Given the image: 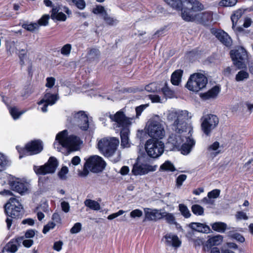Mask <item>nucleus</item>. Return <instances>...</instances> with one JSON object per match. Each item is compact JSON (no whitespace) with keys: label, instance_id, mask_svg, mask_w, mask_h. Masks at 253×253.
<instances>
[{"label":"nucleus","instance_id":"obj_8","mask_svg":"<svg viewBox=\"0 0 253 253\" xmlns=\"http://www.w3.org/2000/svg\"><path fill=\"white\" fill-rule=\"evenodd\" d=\"M208 83L206 77L201 73L191 75L186 84V87L194 92H198L206 87Z\"/></svg>","mask_w":253,"mask_h":253},{"label":"nucleus","instance_id":"obj_60","mask_svg":"<svg viewBox=\"0 0 253 253\" xmlns=\"http://www.w3.org/2000/svg\"><path fill=\"white\" fill-rule=\"evenodd\" d=\"M46 83L45 84V86L48 88H52L55 83V79L53 77H47L46 79Z\"/></svg>","mask_w":253,"mask_h":253},{"label":"nucleus","instance_id":"obj_43","mask_svg":"<svg viewBox=\"0 0 253 253\" xmlns=\"http://www.w3.org/2000/svg\"><path fill=\"white\" fill-rule=\"evenodd\" d=\"M178 210L181 215L186 218H189L191 214L187 207L183 204H180L178 205Z\"/></svg>","mask_w":253,"mask_h":253},{"label":"nucleus","instance_id":"obj_54","mask_svg":"<svg viewBox=\"0 0 253 253\" xmlns=\"http://www.w3.org/2000/svg\"><path fill=\"white\" fill-rule=\"evenodd\" d=\"M17 151L19 153V158L21 159L24 156H28V150L26 148V145L25 147H22L19 146H17L16 147Z\"/></svg>","mask_w":253,"mask_h":253},{"label":"nucleus","instance_id":"obj_51","mask_svg":"<svg viewBox=\"0 0 253 253\" xmlns=\"http://www.w3.org/2000/svg\"><path fill=\"white\" fill-rule=\"evenodd\" d=\"M187 177V175L184 174L178 175L175 181L176 186L177 188H180L182 185L183 182L186 180Z\"/></svg>","mask_w":253,"mask_h":253},{"label":"nucleus","instance_id":"obj_29","mask_svg":"<svg viewBox=\"0 0 253 253\" xmlns=\"http://www.w3.org/2000/svg\"><path fill=\"white\" fill-rule=\"evenodd\" d=\"M189 227L193 230L202 233H208L211 230L209 226L198 222H193L189 224Z\"/></svg>","mask_w":253,"mask_h":253},{"label":"nucleus","instance_id":"obj_24","mask_svg":"<svg viewBox=\"0 0 253 253\" xmlns=\"http://www.w3.org/2000/svg\"><path fill=\"white\" fill-rule=\"evenodd\" d=\"M225 46L230 47L232 44V40L227 33H211Z\"/></svg>","mask_w":253,"mask_h":253},{"label":"nucleus","instance_id":"obj_21","mask_svg":"<svg viewBox=\"0 0 253 253\" xmlns=\"http://www.w3.org/2000/svg\"><path fill=\"white\" fill-rule=\"evenodd\" d=\"M164 238L166 240V245L168 246L177 248L179 247L181 244V241L176 235L168 233L164 236Z\"/></svg>","mask_w":253,"mask_h":253},{"label":"nucleus","instance_id":"obj_34","mask_svg":"<svg viewBox=\"0 0 253 253\" xmlns=\"http://www.w3.org/2000/svg\"><path fill=\"white\" fill-rule=\"evenodd\" d=\"M165 218L166 221L169 224L175 225L177 227L179 224L176 221L175 217L172 213L167 212L166 211L162 212V219Z\"/></svg>","mask_w":253,"mask_h":253},{"label":"nucleus","instance_id":"obj_11","mask_svg":"<svg viewBox=\"0 0 253 253\" xmlns=\"http://www.w3.org/2000/svg\"><path fill=\"white\" fill-rule=\"evenodd\" d=\"M147 132L154 139H162L165 135L163 125L159 121L150 120L147 125Z\"/></svg>","mask_w":253,"mask_h":253},{"label":"nucleus","instance_id":"obj_16","mask_svg":"<svg viewBox=\"0 0 253 253\" xmlns=\"http://www.w3.org/2000/svg\"><path fill=\"white\" fill-rule=\"evenodd\" d=\"M157 168V165L151 166L137 162L133 165L131 172L134 175H142L150 171H155Z\"/></svg>","mask_w":253,"mask_h":253},{"label":"nucleus","instance_id":"obj_27","mask_svg":"<svg viewBox=\"0 0 253 253\" xmlns=\"http://www.w3.org/2000/svg\"><path fill=\"white\" fill-rule=\"evenodd\" d=\"M244 11L241 9H239L236 11H234V12L231 16V19L232 22V28L233 30H238V32H243V29L241 27H239L237 29H235L238 20L241 17Z\"/></svg>","mask_w":253,"mask_h":253},{"label":"nucleus","instance_id":"obj_50","mask_svg":"<svg viewBox=\"0 0 253 253\" xmlns=\"http://www.w3.org/2000/svg\"><path fill=\"white\" fill-rule=\"evenodd\" d=\"M71 49L72 45L71 44H66L61 48V53L64 56H68L70 54Z\"/></svg>","mask_w":253,"mask_h":253},{"label":"nucleus","instance_id":"obj_1","mask_svg":"<svg viewBox=\"0 0 253 253\" xmlns=\"http://www.w3.org/2000/svg\"><path fill=\"white\" fill-rule=\"evenodd\" d=\"M189 112L186 110L170 111L167 115V120L170 123L171 129L175 132L173 135H187V133H191L192 127L189 126L186 121L189 116Z\"/></svg>","mask_w":253,"mask_h":253},{"label":"nucleus","instance_id":"obj_62","mask_svg":"<svg viewBox=\"0 0 253 253\" xmlns=\"http://www.w3.org/2000/svg\"><path fill=\"white\" fill-rule=\"evenodd\" d=\"M62 210L65 213L68 212L70 211V205L68 202L63 201L61 203Z\"/></svg>","mask_w":253,"mask_h":253},{"label":"nucleus","instance_id":"obj_49","mask_svg":"<svg viewBox=\"0 0 253 253\" xmlns=\"http://www.w3.org/2000/svg\"><path fill=\"white\" fill-rule=\"evenodd\" d=\"M229 235L239 242L243 243L245 241V238L240 233H234L231 231L229 232Z\"/></svg>","mask_w":253,"mask_h":253},{"label":"nucleus","instance_id":"obj_9","mask_svg":"<svg viewBox=\"0 0 253 253\" xmlns=\"http://www.w3.org/2000/svg\"><path fill=\"white\" fill-rule=\"evenodd\" d=\"M230 54L233 64L238 69H243L246 67L248 56L247 51L244 47H237L231 50Z\"/></svg>","mask_w":253,"mask_h":253},{"label":"nucleus","instance_id":"obj_41","mask_svg":"<svg viewBox=\"0 0 253 253\" xmlns=\"http://www.w3.org/2000/svg\"><path fill=\"white\" fill-rule=\"evenodd\" d=\"M145 89L148 92H158L161 91V85L158 83H151L145 86Z\"/></svg>","mask_w":253,"mask_h":253},{"label":"nucleus","instance_id":"obj_17","mask_svg":"<svg viewBox=\"0 0 253 253\" xmlns=\"http://www.w3.org/2000/svg\"><path fill=\"white\" fill-rule=\"evenodd\" d=\"M50 16L48 14H44L38 21L37 22L31 23H24L22 27L29 31L38 30L41 26H46L48 24Z\"/></svg>","mask_w":253,"mask_h":253},{"label":"nucleus","instance_id":"obj_52","mask_svg":"<svg viewBox=\"0 0 253 253\" xmlns=\"http://www.w3.org/2000/svg\"><path fill=\"white\" fill-rule=\"evenodd\" d=\"M148 106V104H142L135 108L136 118H139L142 112ZM135 117H134V119Z\"/></svg>","mask_w":253,"mask_h":253},{"label":"nucleus","instance_id":"obj_2","mask_svg":"<svg viewBox=\"0 0 253 253\" xmlns=\"http://www.w3.org/2000/svg\"><path fill=\"white\" fill-rule=\"evenodd\" d=\"M68 134L67 130L65 129L56 135L55 141L53 143L55 149L60 151L61 147L75 149L79 146L80 137L75 135L68 136Z\"/></svg>","mask_w":253,"mask_h":253},{"label":"nucleus","instance_id":"obj_12","mask_svg":"<svg viewBox=\"0 0 253 253\" xmlns=\"http://www.w3.org/2000/svg\"><path fill=\"white\" fill-rule=\"evenodd\" d=\"M201 128L207 136L211 134V131L214 129L219 123L218 117L214 115L208 114L201 118Z\"/></svg>","mask_w":253,"mask_h":253},{"label":"nucleus","instance_id":"obj_32","mask_svg":"<svg viewBox=\"0 0 253 253\" xmlns=\"http://www.w3.org/2000/svg\"><path fill=\"white\" fill-rule=\"evenodd\" d=\"M176 170V168L173 164L170 161H166L162 164L159 168V171L161 172H174Z\"/></svg>","mask_w":253,"mask_h":253},{"label":"nucleus","instance_id":"obj_25","mask_svg":"<svg viewBox=\"0 0 253 253\" xmlns=\"http://www.w3.org/2000/svg\"><path fill=\"white\" fill-rule=\"evenodd\" d=\"M180 10H181V17L185 21H193L196 19L197 14L193 13L187 6L182 5Z\"/></svg>","mask_w":253,"mask_h":253},{"label":"nucleus","instance_id":"obj_15","mask_svg":"<svg viewBox=\"0 0 253 253\" xmlns=\"http://www.w3.org/2000/svg\"><path fill=\"white\" fill-rule=\"evenodd\" d=\"M59 99V97L58 94L51 93L48 89H46L42 99L38 103V109L45 113L47 111L48 106L54 105Z\"/></svg>","mask_w":253,"mask_h":253},{"label":"nucleus","instance_id":"obj_37","mask_svg":"<svg viewBox=\"0 0 253 253\" xmlns=\"http://www.w3.org/2000/svg\"><path fill=\"white\" fill-rule=\"evenodd\" d=\"M212 229L219 233H224L227 229V224L224 222H216L211 225Z\"/></svg>","mask_w":253,"mask_h":253},{"label":"nucleus","instance_id":"obj_44","mask_svg":"<svg viewBox=\"0 0 253 253\" xmlns=\"http://www.w3.org/2000/svg\"><path fill=\"white\" fill-rule=\"evenodd\" d=\"M191 211L197 216L203 215L204 213V208L199 205L195 204L192 206Z\"/></svg>","mask_w":253,"mask_h":253},{"label":"nucleus","instance_id":"obj_35","mask_svg":"<svg viewBox=\"0 0 253 253\" xmlns=\"http://www.w3.org/2000/svg\"><path fill=\"white\" fill-rule=\"evenodd\" d=\"M219 148V143L217 141H215L208 146L207 151L210 153L212 156L215 157L220 153V151L218 150Z\"/></svg>","mask_w":253,"mask_h":253},{"label":"nucleus","instance_id":"obj_39","mask_svg":"<svg viewBox=\"0 0 253 253\" xmlns=\"http://www.w3.org/2000/svg\"><path fill=\"white\" fill-rule=\"evenodd\" d=\"M161 91L166 97L172 98L174 96V91L168 86L167 82H165L164 86L161 87Z\"/></svg>","mask_w":253,"mask_h":253},{"label":"nucleus","instance_id":"obj_64","mask_svg":"<svg viewBox=\"0 0 253 253\" xmlns=\"http://www.w3.org/2000/svg\"><path fill=\"white\" fill-rule=\"evenodd\" d=\"M63 244V243L61 241L55 242L53 244V249L56 251L59 252L62 249Z\"/></svg>","mask_w":253,"mask_h":253},{"label":"nucleus","instance_id":"obj_45","mask_svg":"<svg viewBox=\"0 0 253 253\" xmlns=\"http://www.w3.org/2000/svg\"><path fill=\"white\" fill-rule=\"evenodd\" d=\"M92 12L95 14H100L102 18L107 13L104 6L97 5L92 9Z\"/></svg>","mask_w":253,"mask_h":253},{"label":"nucleus","instance_id":"obj_10","mask_svg":"<svg viewBox=\"0 0 253 253\" xmlns=\"http://www.w3.org/2000/svg\"><path fill=\"white\" fill-rule=\"evenodd\" d=\"M145 148L148 156L157 158L164 153L165 145L158 139H149L146 141Z\"/></svg>","mask_w":253,"mask_h":253},{"label":"nucleus","instance_id":"obj_28","mask_svg":"<svg viewBox=\"0 0 253 253\" xmlns=\"http://www.w3.org/2000/svg\"><path fill=\"white\" fill-rule=\"evenodd\" d=\"M120 131V136L121 139V146L123 147H129L130 145L129 142V128H125L121 130H119Z\"/></svg>","mask_w":253,"mask_h":253},{"label":"nucleus","instance_id":"obj_26","mask_svg":"<svg viewBox=\"0 0 253 253\" xmlns=\"http://www.w3.org/2000/svg\"><path fill=\"white\" fill-rule=\"evenodd\" d=\"M220 91L219 86L215 85L206 92L201 94V97L204 100L215 98Z\"/></svg>","mask_w":253,"mask_h":253},{"label":"nucleus","instance_id":"obj_22","mask_svg":"<svg viewBox=\"0 0 253 253\" xmlns=\"http://www.w3.org/2000/svg\"><path fill=\"white\" fill-rule=\"evenodd\" d=\"M183 5L187 6L193 13L200 11L204 9L203 5L197 0H185L183 1Z\"/></svg>","mask_w":253,"mask_h":253},{"label":"nucleus","instance_id":"obj_48","mask_svg":"<svg viewBox=\"0 0 253 253\" xmlns=\"http://www.w3.org/2000/svg\"><path fill=\"white\" fill-rule=\"evenodd\" d=\"M237 1L238 0H221L219 4L222 6L231 7L234 6Z\"/></svg>","mask_w":253,"mask_h":253},{"label":"nucleus","instance_id":"obj_42","mask_svg":"<svg viewBox=\"0 0 253 253\" xmlns=\"http://www.w3.org/2000/svg\"><path fill=\"white\" fill-rule=\"evenodd\" d=\"M10 165V162L7 156L0 153V171L5 169Z\"/></svg>","mask_w":253,"mask_h":253},{"label":"nucleus","instance_id":"obj_46","mask_svg":"<svg viewBox=\"0 0 253 253\" xmlns=\"http://www.w3.org/2000/svg\"><path fill=\"white\" fill-rule=\"evenodd\" d=\"M249 77V73L245 71L241 70L239 71L236 76L235 79L237 82L243 81L245 79H247Z\"/></svg>","mask_w":253,"mask_h":253},{"label":"nucleus","instance_id":"obj_53","mask_svg":"<svg viewBox=\"0 0 253 253\" xmlns=\"http://www.w3.org/2000/svg\"><path fill=\"white\" fill-rule=\"evenodd\" d=\"M220 190L219 189H213L208 193L209 199H216L218 198L220 195Z\"/></svg>","mask_w":253,"mask_h":253},{"label":"nucleus","instance_id":"obj_14","mask_svg":"<svg viewBox=\"0 0 253 253\" xmlns=\"http://www.w3.org/2000/svg\"><path fill=\"white\" fill-rule=\"evenodd\" d=\"M58 165L57 160L54 157H50L48 161L43 165L35 167L34 170L38 175H45L55 172Z\"/></svg>","mask_w":253,"mask_h":253},{"label":"nucleus","instance_id":"obj_3","mask_svg":"<svg viewBox=\"0 0 253 253\" xmlns=\"http://www.w3.org/2000/svg\"><path fill=\"white\" fill-rule=\"evenodd\" d=\"M67 122L69 125L76 126L82 131L92 129L94 126L93 122L89 120L87 115L83 111L72 113L68 116Z\"/></svg>","mask_w":253,"mask_h":253},{"label":"nucleus","instance_id":"obj_13","mask_svg":"<svg viewBox=\"0 0 253 253\" xmlns=\"http://www.w3.org/2000/svg\"><path fill=\"white\" fill-rule=\"evenodd\" d=\"M106 165L105 162L101 157L93 155L86 160L85 167H88L92 172L98 173L101 172L105 169Z\"/></svg>","mask_w":253,"mask_h":253},{"label":"nucleus","instance_id":"obj_61","mask_svg":"<svg viewBox=\"0 0 253 253\" xmlns=\"http://www.w3.org/2000/svg\"><path fill=\"white\" fill-rule=\"evenodd\" d=\"M236 217L238 220H247L248 219V217L246 213L242 211H238L237 212L236 214Z\"/></svg>","mask_w":253,"mask_h":253},{"label":"nucleus","instance_id":"obj_18","mask_svg":"<svg viewBox=\"0 0 253 253\" xmlns=\"http://www.w3.org/2000/svg\"><path fill=\"white\" fill-rule=\"evenodd\" d=\"M28 155H33L40 153L43 149V144L40 140H35L26 144Z\"/></svg>","mask_w":253,"mask_h":253},{"label":"nucleus","instance_id":"obj_4","mask_svg":"<svg viewBox=\"0 0 253 253\" xmlns=\"http://www.w3.org/2000/svg\"><path fill=\"white\" fill-rule=\"evenodd\" d=\"M168 141L175 147L181 146V152L185 155L190 153L195 145L192 133H187L186 136L171 134Z\"/></svg>","mask_w":253,"mask_h":253},{"label":"nucleus","instance_id":"obj_23","mask_svg":"<svg viewBox=\"0 0 253 253\" xmlns=\"http://www.w3.org/2000/svg\"><path fill=\"white\" fill-rule=\"evenodd\" d=\"M23 237L12 239L4 247V250L8 253H14L18 250V245L22 241Z\"/></svg>","mask_w":253,"mask_h":253},{"label":"nucleus","instance_id":"obj_19","mask_svg":"<svg viewBox=\"0 0 253 253\" xmlns=\"http://www.w3.org/2000/svg\"><path fill=\"white\" fill-rule=\"evenodd\" d=\"M9 184L13 191L21 195L25 194L28 192L29 185L26 182H22L17 180H11L9 181Z\"/></svg>","mask_w":253,"mask_h":253},{"label":"nucleus","instance_id":"obj_40","mask_svg":"<svg viewBox=\"0 0 253 253\" xmlns=\"http://www.w3.org/2000/svg\"><path fill=\"white\" fill-rule=\"evenodd\" d=\"M223 241V237L221 235H218L210 238L207 242L208 245L211 246H218Z\"/></svg>","mask_w":253,"mask_h":253},{"label":"nucleus","instance_id":"obj_55","mask_svg":"<svg viewBox=\"0 0 253 253\" xmlns=\"http://www.w3.org/2000/svg\"><path fill=\"white\" fill-rule=\"evenodd\" d=\"M103 18L106 22V23L109 25H113L114 24H117L118 22L117 19L109 16L107 13Z\"/></svg>","mask_w":253,"mask_h":253},{"label":"nucleus","instance_id":"obj_59","mask_svg":"<svg viewBox=\"0 0 253 253\" xmlns=\"http://www.w3.org/2000/svg\"><path fill=\"white\" fill-rule=\"evenodd\" d=\"M143 214L142 211L139 209L132 211L130 213V216L132 218L140 217Z\"/></svg>","mask_w":253,"mask_h":253},{"label":"nucleus","instance_id":"obj_20","mask_svg":"<svg viewBox=\"0 0 253 253\" xmlns=\"http://www.w3.org/2000/svg\"><path fill=\"white\" fill-rule=\"evenodd\" d=\"M161 210L159 211L156 209L152 210L149 208H145L144 209L145 214V219L144 221L146 220L157 221L162 219V212H161Z\"/></svg>","mask_w":253,"mask_h":253},{"label":"nucleus","instance_id":"obj_6","mask_svg":"<svg viewBox=\"0 0 253 253\" xmlns=\"http://www.w3.org/2000/svg\"><path fill=\"white\" fill-rule=\"evenodd\" d=\"M124 109L117 112L114 115L110 113L106 114V116L110 118L112 126L117 131L125 128H127L131 124V121L134 120V117H126L124 111Z\"/></svg>","mask_w":253,"mask_h":253},{"label":"nucleus","instance_id":"obj_31","mask_svg":"<svg viewBox=\"0 0 253 253\" xmlns=\"http://www.w3.org/2000/svg\"><path fill=\"white\" fill-rule=\"evenodd\" d=\"M196 19L205 24L207 22L212 20V13L211 11H207L197 14Z\"/></svg>","mask_w":253,"mask_h":253},{"label":"nucleus","instance_id":"obj_33","mask_svg":"<svg viewBox=\"0 0 253 253\" xmlns=\"http://www.w3.org/2000/svg\"><path fill=\"white\" fill-rule=\"evenodd\" d=\"M100 51L98 49L92 48L87 53V60L90 62H97L100 57Z\"/></svg>","mask_w":253,"mask_h":253},{"label":"nucleus","instance_id":"obj_7","mask_svg":"<svg viewBox=\"0 0 253 253\" xmlns=\"http://www.w3.org/2000/svg\"><path fill=\"white\" fill-rule=\"evenodd\" d=\"M119 140L115 137L103 138L98 142L97 148L105 157H110L116 152Z\"/></svg>","mask_w":253,"mask_h":253},{"label":"nucleus","instance_id":"obj_5","mask_svg":"<svg viewBox=\"0 0 253 253\" xmlns=\"http://www.w3.org/2000/svg\"><path fill=\"white\" fill-rule=\"evenodd\" d=\"M4 211L8 216L6 222L8 229L12 224V218H21L23 215V208L19 200L15 198H11L4 205Z\"/></svg>","mask_w":253,"mask_h":253},{"label":"nucleus","instance_id":"obj_63","mask_svg":"<svg viewBox=\"0 0 253 253\" xmlns=\"http://www.w3.org/2000/svg\"><path fill=\"white\" fill-rule=\"evenodd\" d=\"M148 97L152 103L161 102V97L158 95L150 94L148 95Z\"/></svg>","mask_w":253,"mask_h":253},{"label":"nucleus","instance_id":"obj_56","mask_svg":"<svg viewBox=\"0 0 253 253\" xmlns=\"http://www.w3.org/2000/svg\"><path fill=\"white\" fill-rule=\"evenodd\" d=\"M55 226V223L52 221L49 222L47 224L43 226L42 233H47L50 230L53 229Z\"/></svg>","mask_w":253,"mask_h":253},{"label":"nucleus","instance_id":"obj_38","mask_svg":"<svg viewBox=\"0 0 253 253\" xmlns=\"http://www.w3.org/2000/svg\"><path fill=\"white\" fill-rule=\"evenodd\" d=\"M84 204L86 207L92 210L98 211L100 209V204L96 201L91 199H86L85 200Z\"/></svg>","mask_w":253,"mask_h":253},{"label":"nucleus","instance_id":"obj_47","mask_svg":"<svg viewBox=\"0 0 253 253\" xmlns=\"http://www.w3.org/2000/svg\"><path fill=\"white\" fill-rule=\"evenodd\" d=\"M9 113L14 120L18 119L23 114V112H19L16 107H11L9 109Z\"/></svg>","mask_w":253,"mask_h":253},{"label":"nucleus","instance_id":"obj_57","mask_svg":"<svg viewBox=\"0 0 253 253\" xmlns=\"http://www.w3.org/2000/svg\"><path fill=\"white\" fill-rule=\"evenodd\" d=\"M81 228L82 224L80 222H77L70 229V232L72 234H77L81 230Z\"/></svg>","mask_w":253,"mask_h":253},{"label":"nucleus","instance_id":"obj_36","mask_svg":"<svg viewBox=\"0 0 253 253\" xmlns=\"http://www.w3.org/2000/svg\"><path fill=\"white\" fill-rule=\"evenodd\" d=\"M164 1L173 9L176 10H180L182 5H183V2L181 0H164Z\"/></svg>","mask_w":253,"mask_h":253},{"label":"nucleus","instance_id":"obj_30","mask_svg":"<svg viewBox=\"0 0 253 253\" xmlns=\"http://www.w3.org/2000/svg\"><path fill=\"white\" fill-rule=\"evenodd\" d=\"M183 71L182 70L178 69L172 73L171 76L170 81L174 85H178L181 82V78Z\"/></svg>","mask_w":253,"mask_h":253},{"label":"nucleus","instance_id":"obj_58","mask_svg":"<svg viewBox=\"0 0 253 253\" xmlns=\"http://www.w3.org/2000/svg\"><path fill=\"white\" fill-rule=\"evenodd\" d=\"M68 172V169L67 167H63L58 172V176L61 179H64L66 178V175Z\"/></svg>","mask_w":253,"mask_h":253}]
</instances>
